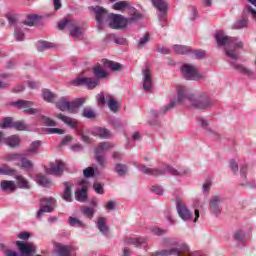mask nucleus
<instances>
[{"instance_id":"1","label":"nucleus","mask_w":256,"mask_h":256,"mask_svg":"<svg viewBox=\"0 0 256 256\" xmlns=\"http://www.w3.org/2000/svg\"><path fill=\"white\" fill-rule=\"evenodd\" d=\"M177 101L178 103H183V101L190 102V105L194 107V109H208L213 105V101L207 95V93H201L200 95L195 94H185V87L178 86L177 87Z\"/></svg>"},{"instance_id":"2","label":"nucleus","mask_w":256,"mask_h":256,"mask_svg":"<svg viewBox=\"0 0 256 256\" xmlns=\"http://www.w3.org/2000/svg\"><path fill=\"white\" fill-rule=\"evenodd\" d=\"M134 167H137L141 173L144 175H151V177H163V175H173L177 177L179 175H187V171L179 172L177 169L173 168L172 166L166 165L163 168H149L144 164L139 162H133Z\"/></svg>"},{"instance_id":"3","label":"nucleus","mask_w":256,"mask_h":256,"mask_svg":"<svg viewBox=\"0 0 256 256\" xmlns=\"http://www.w3.org/2000/svg\"><path fill=\"white\" fill-rule=\"evenodd\" d=\"M113 147H115V145L111 142H101L95 148V161L100 167H107V156L105 155V151H109L113 149Z\"/></svg>"},{"instance_id":"4","label":"nucleus","mask_w":256,"mask_h":256,"mask_svg":"<svg viewBox=\"0 0 256 256\" xmlns=\"http://www.w3.org/2000/svg\"><path fill=\"white\" fill-rule=\"evenodd\" d=\"M58 29L63 31V29H68L71 37L73 39H81L83 37V28L75 25V21L64 19L62 22L58 23Z\"/></svg>"},{"instance_id":"5","label":"nucleus","mask_w":256,"mask_h":256,"mask_svg":"<svg viewBox=\"0 0 256 256\" xmlns=\"http://www.w3.org/2000/svg\"><path fill=\"white\" fill-rule=\"evenodd\" d=\"M181 73L187 81H201V79H207V75L199 73L195 66L191 64H184L181 68Z\"/></svg>"},{"instance_id":"6","label":"nucleus","mask_w":256,"mask_h":256,"mask_svg":"<svg viewBox=\"0 0 256 256\" xmlns=\"http://www.w3.org/2000/svg\"><path fill=\"white\" fill-rule=\"evenodd\" d=\"M57 207V200L53 197L41 198L40 199V209L37 212V219H42L43 213H53Z\"/></svg>"},{"instance_id":"7","label":"nucleus","mask_w":256,"mask_h":256,"mask_svg":"<svg viewBox=\"0 0 256 256\" xmlns=\"http://www.w3.org/2000/svg\"><path fill=\"white\" fill-rule=\"evenodd\" d=\"M70 84L73 85V87L84 86L87 87V89H95V87H99L101 85V81L96 78L82 77L71 80Z\"/></svg>"},{"instance_id":"8","label":"nucleus","mask_w":256,"mask_h":256,"mask_svg":"<svg viewBox=\"0 0 256 256\" xmlns=\"http://www.w3.org/2000/svg\"><path fill=\"white\" fill-rule=\"evenodd\" d=\"M10 105H12V107H16L17 109H24V113H27V115H37V113H41L40 109L32 108L33 105H35L33 101L20 99L11 102Z\"/></svg>"},{"instance_id":"9","label":"nucleus","mask_w":256,"mask_h":256,"mask_svg":"<svg viewBox=\"0 0 256 256\" xmlns=\"http://www.w3.org/2000/svg\"><path fill=\"white\" fill-rule=\"evenodd\" d=\"M108 21L111 29H125L129 25L127 18L121 14H109Z\"/></svg>"},{"instance_id":"10","label":"nucleus","mask_w":256,"mask_h":256,"mask_svg":"<svg viewBox=\"0 0 256 256\" xmlns=\"http://www.w3.org/2000/svg\"><path fill=\"white\" fill-rule=\"evenodd\" d=\"M89 11L94 12L97 27H103L105 21L109 19V12L102 6H90Z\"/></svg>"},{"instance_id":"11","label":"nucleus","mask_w":256,"mask_h":256,"mask_svg":"<svg viewBox=\"0 0 256 256\" xmlns=\"http://www.w3.org/2000/svg\"><path fill=\"white\" fill-rule=\"evenodd\" d=\"M215 41L219 47H231V44L237 41V37L226 36L223 30H218L215 34Z\"/></svg>"},{"instance_id":"12","label":"nucleus","mask_w":256,"mask_h":256,"mask_svg":"<svg viewBox=\"0 0 256 256\" xmlns=\"http://www.w3.org/2000/svg\"><path fill=\"white\" fill-rule=\"evenodd\" d=\"M65 171V163L61 160H56L50 163V167L46 168L48 175H54L55 177H61Z\"/></svg>"},{"instance_id":"13","label":"nucleus","mask_w":256,"mask_h":256,"mask_svg":"<svg viewBox=\"0 0 256 256\" xmlns=\"http://www.w3.org/2000/svg\"><path fill=\"white\" fill-rule=\"evenodd\" d=\"M16 245L20 251L21 256L35 255L37 251V246H35L33 243L16 241Z\"/></svg>"},{"instance_id":"14","label":"nucleus","mask_w":256,"mask_h":256,"mask_svg":"<svg viewBox=\"0 0 256 256\" xmlns=\"http://www.w3.org/2000/svg\"><path fill=\"white\" fill-rule=\"evenodd\" d=\"M222 199L221 196L219 195H214L210 198L209 201V209H210V213L212 215H215V217H219V215H221V206H219V203H221Z\"/></svg>"},{"instance_id":"15","label":"nucleus","mask_w":256,"mask_h":256,"mask_svg":"<svg viewBox=\"0 0 256 256\" xmlns=\"http://www.w3.org/2000/svg\"><path fill=\"white\" fill-rule=\"evenodd\" d=\"M176 209H177L179 217H181V219L183 221L191 220V217H192L191 211H189V209H187V206H185V204H183V201L177 200Z\"/></svg>"},{"instance_id":"16","label":"nucleus","mask_w":256,"mask_h":256,"mask_svg":"<svg viewBox=\"0 0 256 256\" xmlns=\"http://www.w3.org/2000/svg\"><path fill=\"white\" fill-rule=\"evenodd\" d=\"M55 251L58 256H71V253L75 251V247L71 245H63L62 243L56 242L54 244Z\"/></svg>"},{"instance_id":"17","label":"nucleus","mask_w":256,"mask_h":256,"mask_svg":"<svg viewBox=\"0 0 256 256\" xmlns=\"http://www.w3.org/2000/svg\"><path fill=\"white\" fill-rule=\"evenodd\" d=\"M64 191L62 193V199L67 203H71L73 201V192L71 189L74 187L73 181L63 182Z\"/></svg>"},{"instance_id":"18","label":"nucleus","mask_w":256,"mask_h":256,"mask_svg":"<svg viewBox=\"0 0 256 256\" xmlns=\"http://www.w3.org/2000/svg\"><path fill=\"white\" fill-rule=\"evenodd\" d=\"M92 73L97 81H101V79H107V77H109V72L103 69V66L99 63H96L93 66Z\"/></svg>"},{"instance_id":"19","label":"nucleus","mask_w":256,"mask_h":256,"mask_svg":"<svg viewBox=\"0 0 256 256\" xmlns=\"http://www.w3.org/2000/svg\"><path fill=\"white\" fill-rule=\"evenodd\" d=\"M153 87V78L151 77V70L146 68L143 70V89L146 92L151 91Z\"/></svg>"},{"instance_id":"20","label":"nucleus","mask_w":256,"mask_h":256,"mask_svg":"<svg viewBox=\"0 0 256 256\" xmlns=\"http://www.w3.org/2000/svg\"><path fill=\"white\" fill-rule=\"evenodd\" d=\"M101 63L104 69H109L110 71H121V69H123V65H121V63L111 61L106 58L102 59Z\"/></svg>"},{"instance_id":"21","label":"nucleus","mask_w":256,"mask_h":256,"mask_svg":"<svg viewBox=\"0 0 256 256\" xmlns=\"http://www.w3.org/2000/svg\"><path fill=\"white\" fill-rule=\"evenodd\" d=\"M56 117L57 119H60V121H63V123L68 125V127H71V129H74L76 133L78 129H82L77 125V121H75V119L71 117L65 116L63 114H57Z\"/></svg>"},{"instance_id":"22","label":"nucleus","mask_w":256,"mask_h":256,"mask_svg":"<svg viewBox=\"0 0 256 256\" xmlns=\"http://www.w3.org/2000/svg\"><path fill=\"white\" fill-rule=\"evenodd\" d=\"M94 137H100V139H109L111 137V132L107 128L96 127L92 131Z\"/></svg>"},{"instance_id":"23","label":"nucleus","mask_w":256,"mask_h":256,"mask_svg":"<svg viewBox=\"0 0 256 256\" xmlns=\"http://www.w3.org/2000/svg\"><path fill=\"white\" fill-rule=\"evenodd\" d=\"M87 186H83L82 188H77L75 191V199L79 201V203H85L87 201Z\"/></svg>"},{"instance_id":"24","label":"nucleus","mask_w":256,"mask_h":256,"mask_svg":"<svg viewBox=\"0 0 256 256\" xmlns=\"http://www.w3.org/2000/svg\"><path fill=\"white\" fill-rule=\"evenodd\" d=\"M20 167L21 169H24V171H33V162L29 159H27V153L25 152L24 154H22L21 158H20Z\"/></svg>"},{"instance_id":"25","label":"nucleus","mask_w":256,"mask_h":256,"mask_svg":"<svg viewBox=\"0 0 256 256\" xmlns=\"http://www.w3.org/2000/svg\"><path fill=\"white\" fill-rule=\"evenodd\" d=\"M85 104V98H77L74 101H69L68 110L70 113H75L76 109L82 107Z\"/></svg>"},{"instance_id":"26","label":"nucleus","mask_w":256,"mask_h":256,"mask_svg":"<svg viewBox=\"0 0 256 256\" xmlns=\"http://www.w3.org/2000/svg\"><path fill=\"white\" fill-rule=\"evenodd\" d=\"M173 107H175V100H172L165 108H162L160 112H158L157 110H151V115L152 117L157 119V117H160L161 115H165L167 111H171Z\"/></svg>"},{"instance_id":"27","label":"nucleus","mask_w":256,"mask_h":256,"mask_svg":"<svg viewBox=\"0 0 256 256\" xmlns=\"http://www.w3.org/2000/svg\"><path fill=\"white\" fill-rule=\"evenodd\" d=\"M56 109L60 111H67L69 107V98L67 96H62L58 101L54 102Z\"/></svg>"},{"instance_id":"28","label":"nucleus","mask_w":256,"mask_h":256,"mask_svg":"<svg viewBox=\"0 0 256 256\" xmlns=\"http://www.w3.org/2000/svg\"><path fill=\"white\" fill-rule=\"evenodd\" d=\"M42 98L46 103H55V99H57V94L53 93L49 89L42 90Z\"/></svg>"},{"instance_id":"29","label":"nucleus","mask_w":256,"mask_h":256,"mask_svg":"<svg viewBox=\"0 0 256 256\" xmlns=\"http://www.w3.org/2000/svg\"><path fill=\"white\" fill-rule=\"evenodd\" d=\"M152 5L160 11V14H167L168 4L165 0H151Z\"/></svg>"},{"instance_id":"30","label":"nucleus","mask_w":256,"mask_h":256,"mask_svg":"<svg viewBox=\"0 0 256 256\" xmlns=\"http://www.w3.org/2000/svg\"><path fill=\"white\" fill-rule=\"evenodd\" d=\"M41 145H43V142H41V140L33 141L30 144L31 148L25 151L26 155H37V153H39V147H41Z\"/></svg>"},{"instance_id":"31","label":"nucleus","mask_w":256,"mask_h":256,"mask_svg":"<svg viewBox=\"0 0 256 256\" xmlns=\"http://www.w3.org/2000/svg\"><path fill=\"white\" fill-rule=\"evenodd\" d=\"M0 187L2 191H16L17 186L15 185V182L10 180H2L0 183Z\"/></svg>"},{"instance_id":"32","label":"nucleus","mask_w":256,"mask_h":256,"mask_svg":"<svg viewBox=\"0 0 256 256\" xmlns=\"http://www.w3.org/2000/svg\"><path fill=\"white\" fill-rule=\"evenodd\" d=\"M97 228L99 229L100 233L105 235L109 231V226H107V218L99 217L97 222Z\"/></svg>"},{"instance_id":"33","label":"nucleus","mask_w":256,"mask_h":256,"mask_svg":"<svg viewBox=\"0 0 256 256\" xmlns=\"http://www.w3.org/2000/svg\"><path fill=\"white\" fill-rule=\"evenodd\" d=\"M36 183H38V185H41V187H51V180H49V178H47V176L43 174L36 175Z\"/></svg>"},{"instance_id":"34","label":"nucleus","mask_w":256,"mask_h":256,"mask_svg":"<svg viewBox=\"0 0 256 256\" xmlns=\"http://www.w3.org/2000/svg\"><path fill=\"white\" fill-rule=\"evenodd\" d=\"M173 51H175L178 55H190L191 47L185 45H174Z\"/></svg>"},{"instance_id":"35","label":"nucleus","mask_w":256,"mask_h":256,"mask_svg":"<svg viewBox=\"0 0 256 256\" xmlns=\"http://www.w3.org/2000/svg\"><path fill=\"white\" fill-rule=\"evenodd\" d=\"M114 171L119 177H125V174L129 171V167L127 164L118 163L115 165Z\"/></svg>"},{"instance_id":"36","label":"nucleus","mask_w":256,"mask_h":256,"mask_svg":"<svg viewBox=\"0 0 256 256\" xmlns=\"http://www.w3.org/2000/svg\"><path fill=\"white\" fill-rule=\"evenodd\" d=\"M53 47H55V45H53V43L47 42V41H38L36 43V49L39 52L47 51V49H53Z\"/></svg>"},{"instance_id":"37","label":"nucleus","mask_w":256,"mask_h":256,"mask_svg":"<svg viewBox=\"0 0 256 256\" xmlns=\"http://www.w3.org/2000/svg\"><path fill=\"white\" fill-rule=\"evenodd\" d=\"M0 175H10L11 177H15L17 175V170L9 167L7 164H4L0 168Z\"/></svg>"},{"instance_id":"38","label":"nucleus","mask_w":256,"mask_h":256,"mask_svg":"<svg viewBox=\"0 0 256 256\" xmlns=\"http://www.w3.org/2000/svg\"><path fill=\"white\" fill-rule=\"evenodd\" d=\"M14 177L18 183L19 189H29V181H27L23 175L16 174Z\"/></svg>"},{"instance_id":"39","label":"nucleus","mask_w":256,"mask_h":256,"mask_svg":"<svg viewBox=\"0 0 256 256\" xmlns=\"http://www.w3.org/2000/svg\"><path fill=\"white\" fill-rule=\"evenodd\" d=\"M80 211L87 219H93L95 217V210L89 206H81Z\"/></svg>"},{"instance_id":"40","label":"nucleus","mask_w":256,"mask_h":256,"mask_svg":"<svg viewBox=\"0 0 256 256\" xmlns=\"http://www.w3.org/2000/svg\"><path fill=\"white\" fill-rule=\"evenodd\" d=\"M231 67L236 69V71H239L240 73H243L244 75H251V70L247 69L245 66L241 64H237V62H230Z\"/></svg>"},{"instance_id":"41","label":"nucleus","mask_w":256,"mask_h":256,"mask_svg":"<svg viewBox=\"0 0 256 256\" xmlns=\"http://www.w3.org/2000/svg\"><path fill=\"white\" fill-rule=\"evenodd\" d=\"M5 143L8 144L9 147H19L21 142L19 140V136L12 135V136L6 138Z\"/></svg>"},{"instance_id":"42","label":"nucleus","mask_w":256,"mask_h":256,"mask_svg":"<svg viewBox=\"0 0 256 256\" xmlns=\"http://www.w3.org/2000/svg\"><path fill=\"white\" fill-rule=\"evenodd\" d=\"M107 99L110 111H112L113 113H117V111H119V103L111 96H107Z\"/></svg>"},{"instance_id":"43","label":"nucleus","mask_w":256,"mask_h":256,"mask_svg":"<svg viewBox=\"0 0 256 256\" xmlns=\"http://www.w3.org/2000/svg\"><path fill=\"white\" fill-rule=\"evenodd\" d=\"M38 20H39V15L30 14L27 16V19L23 23L28 27H33V25H35V23H37Z\"/></svg>"},{"instance_id":"44","label":"nucleus","mask_w":256,"mask_h":256,"mask_svg":"<svg viewBox=\"0 0 256 256\" xmlns=\"http://www.w3.org/2000/svg\"><path fill=\"white\" fill-rule=\"evenodd\" d=\"M128 243L129 245H136L137 247H141V245H145V243H147V238H130L128 239Z\"/></svg>"},{"instance_id":"45","label":"nucleus","mask_w":256,"mask_h":256,"mask_svg":"<svg viewBox=\"0 0 256 256\" xmlns=\"http://www.w3.org/2000/svg\"><path fill=\"white\" fill-rule=\"evenodd\" d=\"M82 117L85 119H97V113L91 108H84L82 111Z\"/></svg>"},{"instance_id":"46","label":"nucleus","mask_w":256,"mask_h":256,"mask_svg":"<svg viewBox=\"0 0 256 256\" xmlns=\"http://www.w3.org/2000/svg\"><path fill=\"white\" fill-rule=\"evenodd\" d=\"M40 118H41V122L46 127H57V122H55V120H53L45 115H41Z\"/></svg>"},{"instance_id":"47","label":"nucleus","mask_w":256,"mask_h":256,"mask_svg":"<svg viewBox=\"0 0 256 256\" xmlns=\"http://www.w3.org/2000/svg\"><path fill=\"white\" fill-rule=\"evenodd\" d=\"M68 223L70 227H86L85 223L83 221L79 220L78 218L75 217H69L68 218Z\"/></svg>"},{"instance_id":"48","label":"nucleus","mask_w":256,"mask_h":256,"mask_svg":"<svg viewBox=\"0 0 256 256\" xmlns=\"http://www.w3.org/2000/svg\"><path fill=\"white\" fill-rule=\"evenodd\" d=\"M6 18L8 19L9 25H11L12 27H17L18 15L16 13L8 12L6 14Z\"/></svg>"},{"instance_id":"49","label":"nucleus","mask_w":256,"mask_h":256,"mask_svg":"<svg viewBox=\"0 0 256 256\" xmlns=\"http://www.w3.org/2000/svg\"><path fill=\"white\" fill-rule=\"evenodd\" d=\"M233 239L236 243H243L245 241V232L243 230H237L234 232Z\"/></svg>"},{"instance_id":"50","label":"nucleus","mask_w":256,"mask_h":256,"mask_svg":"<svg viewBox=\"0 0 256 256\" xmlns=\"http://www.w3.org/2000/svg\"><path fill=\"white\" fill-rule=\"evenodd\" d=\"M15 122H13V118L6 117L3 120V123L0 125L1 129H13V125Z\"/></svg>"},{"instance_id":"51","label":"nucleus","mask_w":256,"mask_h":256,"mask_svg":"<svg viewBox=\"0 0 256 256\" xmlns=\"http://www.w3.org/2000/svg\"><path fill=\"white\" fill-rule=\"evenodd\" d=\"M224 51L226 57L233 59V61H237V59H239V53H237L235 50H229L227 47H224Z\"/></svg>"},{"instance_id":"52","label":"nucleus","mask_w":256,"mask_h":256,"mask_svg":"<svg viewBox=\"0 0 256 256\" xmlns=\"http://www.w3.org/2000/svg\"><path fill=\"white\" fill-rule=\"evenodd\" d=\"M127 7H129V2L127 1L116 2L113 5V9H115V11H123V9H127Z\"/></svg>"},{"instance_id":"53","label":"nucleus","mask_w":256,"mask_h":256,"mask_svg":"<svg viewBox=\"0 0 256 256\" xmlns=\"http://www.w3.org/2000/svg\"><path fill=\"white\" fill-rule=\"evenodd\" d=\"M190 55L195 57V59H205L206 52L203 50H193L191 49Z\"/></svg>"},{"instance_id":"54","label":"nucleus","mask_w":256,"mask_h":256,"mask_svg":"<svg viewBox=\"0 0 256 256\" xmlns=\"http://www.w3.org/2000/svg\"><path fill=\"white\" fill-rule=\"evenodd\" d=\"M12 129H16V131H26L27 124H25L23 121H15Z\"/></svg>"},{"instance_id":"55","label":"nucleus","mask_w":256,"mask_h":256,"mask_svg":"<svg viewBox=\"0 0 256 256\" xmlns=\"http://www.w3.org/2000/svg\"><path fill=\"white\" fill-rule=\"evenodd\" d=\"M14 37H15L16 41H24L25 33L23 32V30H21V28L16 27L14 30Z\"/></svg>"},{"instance_id":"56","label":"nucleus","mask_w":256,"mask_h":256,"mask_svg":"<svg viewBox=\"0 0 256 256\" xmlns=\"http://www.w3.org/2000/svg\"><path fill=\"white\" fill-rule=\"evenodd\" d=\"M48 135H64L65 131L61 128H46Z\"/></svg>"},{"instance_id":"57","label":"nucleus","mask_w":256,"mask_h":256,"mask_svg":"<svg viewBox=\"0 0 256 256\" xmlns=\"http://www.w3.org/2000/svg\"><path fill=\"white\" fill-rule=\"evenodd\" d=\"M247 23V18H242L233 25V29H243L244 27H247Z\"/></svg>"},{"instance_id":"58","label":"nucleus","mask_w":256,"mask_h":256,"mask_svg":"<svg viewBox=\"0 0 256 256\" xmlns=\"http://www.w3.org/2000/svg\"><path fill=\"white\" fill-rule=\"evenodd\" d=\"M76 133L78 137H81V141H83L84 143H91V138L85 135V133L83 132V128L78 129Z\"/></svg>"},{"instance_id":"59","label":"nucleus","mask_w":256,"mask_h":256,"mask_svg":"<svg viewBox=\"0 0 256 256\" xmlns=\"http://www.w3.org/2000/svg\"><path fill=\"white\" fill-rule=\"evenodd\" d=\"M23 154L21 153H14V154H7L5 156L6 161H20Z\"/></svg>"},{"instance_id":"60","label":"nucleus","mask_w":256,"mask_h":256,"mask_svg":"<svg viewBox=\"0 0 256 256\" xmlns=\"http://www.w3.org/2000/svg\"><path fill=\"white\" fill-rule=\"evenodd\" d=\"M0 249H2V251H4L6 256H21V254L19 255L16 251L7 249L5 244H0Z\"/></svg>"},{"instance_id":"61","label":"nucleus","mask_w":256,"mask_h":256,"mask_svg":"<svg viewBox=\"0 0 256 256\" xmlns=\"http://www.w3.org/2000/svg\"><path fill=\"white\" fill-rule=\"evenodd\" d=\"M83 175L84 177H86L87 179H89V177H95V168L93 167H88L86 169L83 170Z\"/></svg>"},{"instance_id":"62","label":"nucleus","mask_w":256,"mask_h":256,"mask_svg":"<svg viewBox=\"0 0 256 256\" xmlns=\"http://www.w3.org/2000/svg\"><path fill=\"white\" fill-rule=\"evenodd\" d=\"M109 123L112 125V127H114V129H121V127H123V123L117 118L110 119Z\"/></svg>"},{"instance_id":"63","label":"nucleus","mask_w":256,"mask_h":256,"mask_svg":"<svg viewBox=\"0 0 256 256\" xmlns=\"http://www.w3.org/2000/svg\"><path fill=\"white\" fill-rule=\"evenodd\" d=\"M149 43V33H146L143 38H141L138 42V49H141V47H145Z\"/></svg>"},{"instance_id":"64","label":"nucleus","mask_w":256,"mask_h":256,"mask_svg":"<svg viewBox=\"0 0 256 256\" xmlns=\"http://www.w3.org/2000/svg\"><path fill=\"white\" fill-rule=\"evenodd\" d=\"M211 185H212L211 179H207L202 187L203 193H205L206 195H209V191H211Z\"/></svg>"}]
</instances>
